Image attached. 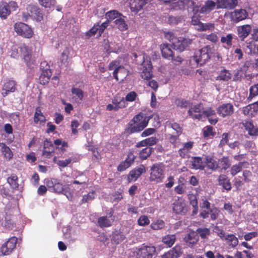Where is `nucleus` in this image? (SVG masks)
I'll use <instances>...</instances> for the list:
<instances>
[{"mask_svg": "<svg viewBox=\"0 0 258 258\" xmlns=\"http://www.w3.org/2000/svg\"><path fill=\"white\" fill-rule=\"evenodd\" d=\"M46 184L49 190L64 195L69 200H71L73 197V192H72L70 188H64L59 180L56 178H51L46 180Z\"/></svg>", "mask_w": 258, "mask_h": 258, "instance_id": "1", "label": "nucleus"}, {"mask_svg": "<svg viewBox=\"0 0 258 258\" xmlns=\"http://www.w3.org/2000/svg\"><path fill=\"white\" fill-rule=\"evenodd\" d=\"M165 38L171 43L173 48L179 51H182L185 47L191 43V40L187 38L177 37L172 32L165 33Z\"/></svg>", "mask_w": 258, "mask_h": 258, "instance_id": "2", "label": "nucleus"}, {"mask_svg": "<svg viewBox=\"0 0 258 258\" xmlns=\"http://www.w3.org/2000/svg\"><path fill=\"white\" fill-rule=\"evenodd\" d=\"M165 165L162 163L154 164L150 169L149 180L151 182H162L165 178Z\"/></svg>", "mask_w": 258, "mask_h": 258, "instance_id": "3", "label": "nucleus"}, {"mask_svg": "<svg viewBox=\"0 0 258 258\" xmlns=\"http://www.w3.org/2000/svg\"><path fill=\"white\" fill-rule=\"evenodd\" d=\"M149 119V117L143 113L136 115L132 120L134 125L131 128V132L135 133L142 131L147 125Z\"/></svg>", "mask_w": 258, "mask_h": 258, "instance_id": "4", "label": "nucleus"}, {"mask_svg": "<svg viewBox=\"0 0 258 258\" xmlns=\"http://www.w3.org/2000/svg\"><path fill=\"white\" fill-rule=\"evenodd\" d=\"M109 70H114L113 76L116 80L123 81L128 75L127 70L124 67L119 66L117 61H112L109 66Z\"/></svg>", "mask_w": 258, "mask_h": 258, "instance_id": "5", "label": "nucleus"}, {"mask_svg": "<svg viewBox=\"0 0 258 258\" xmlns=\"http://www.w3.org/2000/svg\"><path fill=\"white\" fill-rule=\"evenodd\" d=\"M210 52V47L205 46L195 52L193 59L198 64H204L209 59Z\"/></svg>", "mask_w": 258, "mask_h": 258, "instance_id": "6", "label": "nucleus"}, {"mask_svg": "<svg viewBox=\"0 0 258 258\" xmlns=\"http://www.w3.org/2000/svg\"><path fill=\"white\" fill-rule=\"evenodd\" d=\"M14 30L17 35L26 38H30L33 35V31L28 25L22 22H18L14 24Z\"/></svg>", "mask_w": 258, "mask_h": 258, "instance_id": "7", "label": "nucleus"}, {"mask_svg": "<svg viewBox=\"0 0 258 258\" xmlns=\"http://www.w3.org/2000/svg\"><path fill=\"white\" fill-rule=\"evenodd\" d=\"M20 49V54L23 57V59L28 66H30L33 64L35 59L32 56V50L26 44H21L19 47Z\"/></svg>", "mask_w": 258, "mask_h": 258, "instance_id": "8", "label": "nucleus"}, {"mask_svg": "<svg viewBox=\"0 0 258 258\" xmlns=\"http://www.w3.org/2000/svg\"><path fill=\"white\" fill-rule=\"evenodd\" d=\"M141 77L144 80H149L151 79L153 75L152 73V66L151 62L147 58L144 56V60L142 64Z\"/></svg>", "mask_w": 258, "mask_h": 258, "instance_id": "9", "label": "nucleus"}, {"mask_svg": "<svg viewBox=\"0 0 258 258\" xmlns=\"http://www.w3.org/2000/svg\"><path fill=\"white\" fill-rule=\"evenodd\" d=\"M141 77L144 80H149L151 79L153 75L152 73V66L151 62L147 58L144 56V60L142 64Z\"/></svg>", "mask_w": 258, "mask_h": 258, "instance_id": "10", "label": "nucleus"}, {"mask_svg": "<svg viewBox=\"0 0 258 258\" xmlns=\"http://www.w3.org/2000/svg\"><path fill=\"white\" fill-rule=\"evenodd\" d=\"M17 242V237L13 236L6 241L3 243L1 247L2 254L3 255H7L10 254L16 247Z\"/></svg>", "mask_w": 258, "mask_h": 258, "instance_id": "11", "label": "nucleus"}, {"mask_svg": "<svg viewBox=\"0 0 258 258\" xmlns=\"http://www.w3.org/2000/svg\"><path fill=\"white\" fill-rule=\"evenodd\" d=\"M156 252L153 246L143 245L137 252L138 258H153Z\"/></svg>", "mask_w": 258, "mask_h": 258, "instance_id": "12", "label": "nucleus"}, {"mask_svg": "<svg viewBox=\"0 0 258 258\" xmlns=\"http://www.w3.org/2000/svg\"><path fill=\"white\" fill-rule=\"evenodd\" d=\"M189 115L193 119H202L204 115V106L202 103L195 105L188 110Z\"/></svg>", "mask_w": 258, "mask_h": 258, "instance_id": "13", "label": "nucleus"}, {"mask_svg": "<svg viewBox=\"0 0 258 258\" xmlns=\"http://www.w3.org/2000/svg\"><path fill=\"white\" fill-rule=\"evenodd\" d=\"M248 16V14L244 9H237L232 12L230 14L231 21L235 23L245 19Z\"/></svg>", "mask_w": 258, "mask_h": 258, "instance_id": "14", "label": "nucleus"}, {"mask_svg": "<svg viewBox=\"0 0 258 258\" xmlns=\"http://www.w3.org/2000/svg\"><path fill=\"white\" fill-rule=\"evenodd\" d=\"M238 4L237 0H217V9H234Z\"/></svg>", "mask_w": 258, "mask_h": 258, "instance_id": "15", "label": "nucleus"}, {"mask_svg": "<svg viewBox=\"0 0 258 258\" xmlns=\"http://www.w3.org/2000/svg\"><path fill=\"white\" fill-rule=\"evenodd\" d=\"M182 253L181 248L180 245H176L171 250L164 253L162 258H177Z\"/></svg>", "mask_w": 258, "mask_h": 258, "instance_id": "16", "label": "nucleus"}, {"mask_svg": "<svg viewBox=\"0 0 258 258\" xmlns=\"http://www.w3.org/2000/svg\"><path fill=\"white\" fill-rule=\"evenodd\" d=\"M217 111L222 116L230 115L233 112V107L230 103L224 104L218 107Z\"/></svg>", "mask_w": 258, "mask_h": 258, "instance_id": "17", "label": "nucleus"}, {"mask_svg": "<svg viewBox=\"0 0 258 258\" xmlns=\"http://www.w3.org/2000/svg\"><path fill=\"white\" fill-rule=\"evenodd\" d=\"M243 113L248 116H253L258 112V101L249 104L243 109Z\"/></svg>", "mask_w": 258, "mask_h": 258, "instance_id": "18", "label": "nucleus"}, {"mask_svg": "<svg viewBox=\"0 0 258 258\" xmlns=\"http://www.w3.org/2000/svg\"><path fill=\"white\" fill-rule=\"evenodd\" d=\"M16 83L14 81H7L4 85L2 89V95L7 96L10 92H14L16 90Z\"/></svg>", "mask_w": 258, "mask_h": 258, "instance_id": "19", "label": "nucleus"}, {"mask_svg": "<svg viewBox=\"0 0 258 258\" xmlns=\"http://www.w3.org/2000/svg\"><path fill=\"white\" fill-rule=\"evenodd\" d=\"M54 152V146L51 142L46 140L44 142V147L42 152V155L47 158H50L52 156V154Z\"/></svg>", "mask_w": 258, "mask_h": 258, "instance_id": "20", "label": "nucleus"}, {"mask_svg": "<svg viewBox=\"0 0 258 258\" xmlns=\"http://www.w3.org/2000/svg\"><path fill=\"white\" fill-rule=\"evenodd\" d=\"M216 6L217 7V2L208 0L205 2L204 5L201 8L200 12L202 14H208L214 10Z\"/></svg>", "mask_w": 258, "mask_h": 258, "instance_id": "21", "label": "nucleus"}, {"mask_svg": "<svg viewBox=\"0 0 258 258\" xmlns=\"http://www.w3.org/2000/svg\"><path fill=\"white\" fill-rule=\"evenodd\" d=\"M146 169L144 165H141L137 169L132 170L130 173V176L128 177L130 180L135 181L141 175L145 172Z\"/></svg>", "mask_w": 258, "mask_h": 258, "instance_id": "22", "label": "nucleus"}, {"mask_svg": "<svg viewBox=\"0 0 258 258\" xmlns=\"http://www.w3.org/2000/svg\"><path fill=\"white\" fill-rule=\"evenodd\" d=\"M187 6L188 9H190L192 11H198V5L196 0H182L180 2V7L179 9H182L185 6Z\"/></svg>", "mask_w": 258, "mask_h": 258, "instance_id": "23", "label": "nucleus"}, {"mask_svg": "<svg viewBox=\"0 0 258 258\" xmlns=\"http://www.w3.org/2000/svg\"><path fill=\"white\" fill-rule=\"evenodd\" d=\"M109 217L103 216L98 219V224L101 227H106L110 226L114 220V218L112 217V213L110 212L109 214Z\"/></svg>", "mask_w": 258, "mask_h": 258, "instance_id": "24", "label": "nucleus"}, {"mask_svg": "<svg viewBox=\"0 0 258 258\" xmlns=\"http://www.w3.org/2000/svg\"><path fill=\"white\" fill-rule=\"evenodd\" d=\"M146 3V0H131V9L133 12H137L141 10Z\"/></svg>", "mask_w": 258, "mask_h": 258, "instance_id": "25", "label": "nucleus"}, {"mask_svg": "<svg viewBox=\"0 0 258 258\" xmlns=\"http://www.w3.org/2000/svg\"><path fill=\"white\" fill-rule=\"evenodd\" d=\"M173 211L177 214L184 213L185 211V203L182 200H176L173 206Z\"/></svg>", "mask_w": 258, "mask_h": 258, "instance_id": "26", "label": "nucleus"}, {"mask_svg": "<svg viewBox=\"0 0 258 258\" xmlns=\"http://www.w3.org/2000/svg\"><path fill=\"white\" fill-rule=\"evenodd\" d=\"M162 56L168 59H173V53L172 50L167 44H163L160 46Z\"/></svg>", "mask_w": 258, "mask_h": 258, "instance_id": "27", "label": "nucleus"}, {"mask_svg": "<svg viewBox=\"0 0 258 258\" xmlns=\"http://www.w3.org/2000/svg\"><path fill=\"white\" fill-rule=\"evenodd\" d=\"M243 125L249 135L251 136H258V127L254 126L252 122L247 121L244 123Z\"/></svg>", "mask_w": 258, "mask_h": 258, "instance_id": "28", "label": "nucleus"}, {"mask_svg": "<svg viewBox=\"0 0 258 258\" xmlns=\"http://www.w3.org/2000/svg\"><path fill=\"white\" fill-rule=\"evenodd\" d=\"M0 150L4 156V158L7 160H10L13 157V153L9 147L5 144L0 143Z\"/></svg>", "mask_w": 258, "mask_h": 258, "instance_id": "29", "label": "nucleus"}, {"mask_svg": "<svg viewBox=\"0 0 258 258\" xmlns=\"http://www.w3.org/2000/svg\"><path fill=\"white\" fill-rule=\"evenodd\" d=\"M72 93L73 95V99L75 102L80 103L84 97V92L79 88H73L72 89Z\"/></svg>", "mask_w": 258, "mask_h": 258, "instance_id": "30", "label": "nucleus"}, {"mask_svg": "<svg viewBox=\"0 0 258 258\" xmlns=\"http://www.w3.org/2000/svg\"><path fill=\"white\" fill-rule=\"evenodd\" d=\"M250 31L251 27L250 25H243L238 28V36L243 39L248 35Z\"/></svg>", "mask_w": 258, "mask_h": 258, "instance_id": "31", "label": "nucleus"}, {"mask_svg": "<svg viewBox=\"0 0 258 258\" xmlns=\"http://www.w3.org/2000/svg\"><path fill=\"white\" fill-rule=\"evenodd\" d=\"M11 14V10L8 8L7 3L2 2L0 4V17L3 19H6Z\"/></svg>", "mask_w": 258, "mask_h": 258, "instance_id": "32", "label": "nucleus"}, {"mask_svg": "<svg viewBox=\"0 0 258 258\" xmlns=\"http://www.w3.org/2000/svg\"><path fill=\"white\" fill-rule=\"evenodd\" d=\"M134 160V157L133 155H130L128 158L123 162H121L118 166L117 169L119 171H123L129 167Z\"/></svg>", "mask_w": 258, "mask_h": 258, "instance_id": "33", "label": "nucleus"}, {"mask_svg": "<svg viewBox=\"0 0 258 258\" xmlns=\"http://www.w3.org/2000/svg\"><path fill=\"white\" fill-rule=\"evenodd\" d=\"M114 23L117 27L121 31L125 30L127 29V25L125 23L124 17L121 14L119 15L118 18L114 21Z\"/></svg>", "mask_w": 258, "mask_h": 258, "instance_id": "34", "label": "nucleus"}, {"mask_svg": "<svg viewBox=\"0 0 258 258\" xmlns=\"http://www.w3.org/2000/svg\"><path fill=\"white\" fill-rule=\"evenodd\" d=\"M192 168L196 169H203L205 167V162L200 157H195L192 158Z\"/></svg>", "mask_w": 258, "mask_h": 258, "instance_id": "35", "label": "nucleus"}, {"mask_svg": "<svg viewBox=\"0 0 258 258\" xmlns=\"http://www.w3.org/2000/svg\"><path fill=\"white\" fill-rule=\"evenodd\" d=\"M87 181V178L85 176H82L80 179L78 180H75L73 182L72 187L74 188L75 190H76V188H80V189L82 188H84V185L86 184Z\"/></svg>", "mask_w": 258, "mask_h": 258, "instance_id": "36", "label": "nucleus"}, {"mask_svg": "<svg viewBox=\"0 0 258 258\" xmlns=\"http://www.w3.org/2000/svg\"><path fill=\"white\" fill-rule=\"evenodd\" d=\"M184 240L189 246H192L198 240L197 234L195 232H190L185 237Z\"/></svg>", "mask_w": 258, "mask_h": 258, "instance_id": "37", "label": "nucleus"}, {"mask_svg": "<svg viewBox=\"0 0 258 258\" xmlns=\"http://www.w3.org/2000/svg\"><path fill=\"white\" fill-rule=\"evenodd\" d=\"M224 237L225 239L228 244L232 247H235L238 243V240L237 237L233 234H228L224 235L222 233H221Z\"/></svg>", "mask_w": 258, "mask_h": 258, "instance_id": "38", "label": "nucleus"}, {"mask_svg": "<svg viewBox=\"0 0 258 258\" xmlns=\"http://www.w3.org/2000/svg\"><path fill=\"white\" fill-rule=\"evenodd\" d=\"M219 184L221 185L226 190H230L231 188L229 179L226 176L221 175L218 179Z\"/></svg>", "mask_w": 258, "mask_h": 258, "instance_id": "39", "label": "nucleus"}, {"mask_svg": "<svg viewBox=\"0 0 258 258\" xmlns=\"http://www.w3.org/2000/svg\"><path fill=\"white\" fill-rule=\"evenodd\" d=\"M204 115L203 116H207L209 118V121L211 124H215L217 122L216 118H212L210 117L215 115V111L211 108H207L206 109H204Z\"/></svg>", "mask_w": 258, "mask_h": 258, "instance_id": "40", "label": "nucleus"}, {"mask_svg": "<svg viewBox=\"0 0 258 258\" xmlns=\"http://www.w3.org/2000/svg\"><path fill=\"white\" fill-rule=\"evenodd\" d=\"M176 236L174 234H169L162 238V241L168 247H171L174 243Z\"/></svg>", "mask_w": 258, "mask_h": 258, "instance_id": "41", "label": "nucleus"}, {"mask_svg": "<svg viewBox=\"0 0 258 258\" xmlns=\"http://www.w3.org/2000/svg\"><path fill=\"white\" fill-rule=\"evenodd\" d=\"M45 117L43 113L41 112L39 107L36 108L34 116V121L35 123H41L45 121Z\"/></svg>", "mask_w": 258, "mask_h": 258, "instance_id": "42", "label": "nucleus"}, {"mask_svg": "<svg viewBox=\"0 0 258 258\" xmlns=\"http://www.w3.org/2000/svg\"><path fill=\"white\" fill-rule=\"evenodd\" d=\"M245 164H247V163L246 162H239L237 164L233 165L230 170V174L232 176H235L242 169Z\"/></svg>", "mask_w": 258, "mask_h": 258, "instance_id": "43", "label": "nucleus"}, {"mask_svg": "<svg viewBox=\"0 0 258 258\" xmlns=\"http://www.w3.org/2000/svg\"><path fill=\"white\" fill-rule=\"evenodd\" d=\"M18 177L15 174H12L7 179V182L13 189H17L19 186L18 183Z\"/></svg>", "mask_w": 258, "mask_h": 258, "instance_id": "44", "label": "nucleus"}, {"mask_svg": "<svg viewBox=\"0 0 258 258\" xmlns=\"http://www.w3.org/2000/svg\"><path fill=\"white\" fill-rule=\"evenodd\" d=\"M51 72L49 69H46L42 71V72L40 77V83L45 84V82H48L51 76Z\"/></svg>", "mask_w": 258, "mask_h": 258, "instance_id": "45", "label": "nucleus"}, {"mask_svg": "<svg viewBox=\"0 0 258 258\" xmlns=\"http://www.w3.org/2000/svg\"><path fill=\"white\" fill-rule=\"evenodd\" d=\"M258 95V84L252 86L249 88V95L247 98V101L250 102L253 98Z\"/></svg>", "mask_w": 258, "mask_h": 258, "instance_id": "46", "label": "nucleus"}, {"mask_svg": "<svg viewBox=\"0 0 258 258\" xmlns=\"http://www.w3.org/2000/svg\"><path fill=\"white\" fill-rule=\"evenodd\" d=\"M231 78V74L226 70L221 71L217 77V80L227 81Z\"/></svg>", "mask_w": 258, "mask_h": 258, "instance_id": "47", "label": "nucleus"}, {"mask_svg": "<svg viewBox=\"0 0 258 258\" xmlns=\"http://www.w3.org/2000/svg\"><path fill=\"white\" fill-rule=\"evenodd\" d=\"M214 28V24L211 23H203L198 22V29L200 31L212 30Z\"/></svg>", "mask_w": 258, "mask_h": 258, "instance_id": "48", "label": "nucleus"}, {"mask_svg": "<svg viewBox=\"0 0 258 258\" xmlns=\"http://www.w3.org/2000/svg\"><path fill=\"white\" fill-rule=\"evenodd\" d=\"M164 222L161 220H157L156 221L152 223L150 225L151 228L155 230L162 229L164 228Z\"/></svg>", "mask_w": 258, "mask_h": 258, "instance_id": "49", "label": "nucleus"}, {"mask_svg": "<svg viewBox=\"0 0 258 258\" xmlns=\"http://www.w3.org/2000/svg\"><path fill=\"white\" fill-rule=\"evenodd\" d=\"M206 161L207 166L209 169L215 170L217 168L218 164L214 159L210 157L207 158Z\"/></svg>", "mask_w": 258, "mask_h": 258, "instance_id": "50", "label": "nucleus"}, {"mask_svg": "<svg viewBox=\"0 0 258 258\" xmlns=\"http://www.w3.org/2000/svg\"><path fill=\"white\" fill-rule=\"evenodd\" d=\"M41 6L45 8H50L54 7L55 4V0H38Z\"/></svg>", "mask_w": 258, "mask_h": 258, "instance_id": "51", "label": "nucleus"}, {"mask_svg": "<svg viewBox=\"0 0 258 258\" xmlns=\"http://www.w3.org/2000/svg\"><path fill=\"white\" fill-rule=\"evenodd\" d=\"M152 149L150 147H146L143 149L140 152V157L142 159H146L151 154Z\"/></svg>", "mask_w": 258, "mask_h": 258, "instance_id": "52", "label": "nucleus"}, {"mask_svg": "<svg viewBox=\"0 0 258 258\" xmlns=\"http://www.w3.org/2000/svg\"><path fill=\"white\" fill-rule=\"evenodd\" d=\"M233 35L228 34L225 36H223L221 38V41L223 43H225L230 46L232 45V40L233 39Z\"/></svg>", "mask_w": 258, "mask_h": 258, "instance_id": "53", "label": "nucleus"}, {"mask_svg": "<svg viewBox=\"0 0 258 258\" xmlns=\"http://www.w3.org/2000/svg\"><path fill=\"white\" fill-rule=\"evenodd\" d=\"M112 102L113 104L119 105L122 106H126L127 105L123 97L120 98L116 97L112 100Z\"/></svg>", "mask_w": 258, "mask_h": 258, "instance_id": "54", "label": "nucleus"}, {"mask_svg": "<svg viewBox=\"0 0 258 258\" xmlns=\"http://www.w3.org/2000/svg\"><path fill=\"white\" fill-rule=\"evenodd\" d=\"M95 196L94 191L88 193L86 195H84L82 199V203H87L93 200Z\"/></svg>", "mask_w": 258, "mask_h": 258, "instance_id": "55", "label": "nucleus"}, {"mask_svg": "<svg viewBox=\"0 0 258 258\" xmlns=\"http://www.w3.org/2000/svg\"><path fill=\"white\" fill-rule=\"evenodd\" d=\"M120 14L118 13L117 11L112 10L106 13V17L110 20H113L118 18Z\"/></svg>", "mask_w": 258, "mask_h": 258, "instance_id": "56", "label": "nucleus"}, {"mask_svg": "<svg viewBox=\"0 0 258 258\" xmlns=\"http://www.w3.org/2000/svg\"><path fill=\"white\" fill-rule=\"evenodd\" d=\"M137 97V94L135 91H131L125 96L124 100L128 102H133L136 100Z\"/></svg>", "mask_w": 258, "mask_h": 258, "instance_id": "57", "label": "nucleus"}, {"mask_svg": "<svg viewBox=\"0 0 258 258\" xmlns=\"http://www.w3.org/2000/svg\"><path fill=\"white\" fill-rule=\"evenodd\" d=\"M197 231L198 233L203 239L205 238L207 235L210 234V230L208 228H199Z\"/></svg>", "mask_w": 258, "mask_h": 258, "instance_id": "58", "label": "nucleus"}, {"mask_svg": "<svg viewBox=\"0 0 258 258\" xmlns=\"http://www.w3.org/2000/svg\"><path fill=\"white\" fill-rule=\"evenodd\" d=\"M150 223V220L146 216H142L138 219V224L139 225L144 226L148 225Z\"/></svg>", "mask_w": 258, "mask_h": 258, "instance_id": "59", "label": "nucleus"}, {"mask_svg": "<svg viewBox=\"0 0 258 258\" xmlns=\"http://www.w3.org/2000/svg\"><path fill=\"white\" fill-rule=\"evenodd\" d=\"M97 32L99 34V25L98 24L94 25V26L87 33V35L89 36L94 35Z\"/></svg>", "mask_w": 258, "mask_h": 258, "instance_id": "60", "label": "nucleus"}, {"mask_svg": "<svg viewBox=\"0 0 258 258\" xmlns=\"http://www.w3.org/2000/svg\"><path fill=\"white\" fill-rule=\"evenodd\" d=\"M203 134L205 137L214 136V133L213 132V127L210 126H206L203 129Z\"/></svg>", "mask_w": 258, "mask_h": 258, "instance_id": "61", "label": "nucleus"}, {"mask_svg": "<svg viewBox=\"0 0 258 258\" xmlns=\"http://www.w3.org/2000/svg\"><path fill=\"white\" fill-rule=\"evenodd\" d=\"M80 123L77 120H74L72 121L71 128L72 132L74 135H77L78 134V131L77 128L79 126Z\"/></svg>", "mask_w": 258, "mask_h": 258, "instance_id": "62", "label": "nucleus"}, {"mask_svg": "<svg viewBox=\"0 0 258 258\" xmlns=\"http://www.w3.org/2000/svg\"><path fill=\"white\" fill-rule=\"evenodd\" d=\"M69 51L67 49L64 50L61 53L60 60L61 64H66L67 62Z\"/></svg>", "mask_w": 258, "mask_h": 258, "instance_id": "63", "label": "nucleus"}, {"mask_svg": "<svg viewBox=\"0 0 258 258\" xmlns=\"http://www.w3.org/2000/svg\"><path fill=\"white\" fill-rule=\"evenodd\" d=\"M210 213L211 219L212 220H216L218 218L220 211L218 209L215 208L210 209Z\"/></svg>", "mask_w": 258, "mask_h": 258, "instance_id": "64", "label": "nucleus"}]
</instances>
